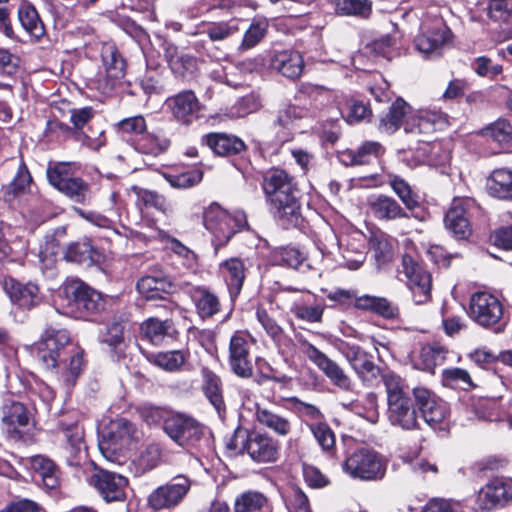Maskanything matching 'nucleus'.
I'll list each match as a JSON object with an SVG mask.
<instances>
[{"label": "nucleus", "instance_id": "f257e3e1", "mask_svg": "<svg viewBox=\"0 0 512 512\" xmlns=\"http://www.w3.org/2000/svg\"><path fill=\"white\" fill-rule=\"evenodd\" d=\"M69 344V332L53 327H48L37 343L38 357L46 368H60L57 380L66 392L75 385L84 366L83 352L78 349L68 351Z\"/></svg>", "mask_w": 512, "mask_h": 512}, {"label": "nucleus", "instance_id": "f03ea898", "mask_svg": "<svg viewBox=\"0 0 512 512\" xmlns=\"http://www.w3.org/2000/svg\"><path fill=\"white\" fill-rule=\"evenodd\" d=\"M262 187L271 212L282 226H297L301 214L293 178L282 169H270L263 177Z\"/></svg>", "mask_w": 512, "mask_h": 512}, {"label": "nucleus", "instance_id": "7ed1b4c3", "mask_svg": "<svg viewBox=\"0 0 512 512\" xmlns=\"http://www.w3.org/2000/svg\"><path fill=\"white\" fill-rule=\"evenodd\" d=\"M343 469L351 477L366 481L381 479L385 474L382 457L367 448L354 451L344 462Z\"/></svg>", "mask_w": 512, "mask_h": 512}, {"label": "nucleus", "instance_id": "20e7f679", "mask_svg": "<svg viewBox=\"0 0 512 512\" xmlns=\"http://www.w3.org/2000/svg\"><path fill=\"white\" fill-rule=\"evenodd\" d=\"M205 227L214 235L216 247L225 245L245 222L244 215L232 217L218 204H211L203 215Z\"/></svg>", "mask_w": 512, "mask_h": 512}, {"label": "nucleus", "instance_id": "39448f33", "mask_svg": "<svg viewBox=\"0 0 512 512\" xmlns=\"http://www.w3.org/2000/svg\"><path fill=\"white\" fill-rule=\"evenodd\" d=\"M164 432L179 446L190 447L202 439L204 427L187 414L172 412L165 419Z\"/></svg>", "mask_w": 512, "mask_h": 512}, {"label": "nucleus", "instance_id": "423d86ee", "mask_svg": "<svg viewBox=\"0 0 512 512\" xmlns=\"http://www.w3.org/2000/svg\"><path fill=\"white\" fill-rule=\"evenodd\" d=\"M190 488L191 480L185 475H177L149 494L148 506L154 511L172 509L184 500Z\"/></svg>", "mask_w": 512, "mask_h": 512}, {"label": "nucleus", "instance_id": "0eeeda50", "mask_svg": "<svg viewBox=\"0 0 512 512\" xmlns=\"http://www.w3.org/2000/svg\"><path fill=\"white\" fill-rule=\"evenodd\" d=\"M398 274L400 280L405 281L416 304H423L430 298L431 276L412 256L403 255Z\"/></svg>", "mask_w": 512, "mask_h": 512}, {"label": "nucleus", "instance_id": "6e6552de", "mask_svg": "<svg viewBox=\"0 0 512 512\" xmlns=\"http://www.w3.org/2000/svg\"><path fill=\"white\" fill-rule=\"evenodd\" d=\"M66 290L71 294L73 304L80 317L92 320L105 310L104 296L84 282L73 281Z\"/></svg>", "mask_w": 512, "mask_h": 512}, {"label": "nucleus", "instance_id": "1a4fd4ad", "mask_svg": "<svg viewBox=\"0 0 512 512\" xmlns=\"http://www.w3.org/2000/svg\"><path fill=\"white\" fill-rule=\"evenodd\" d=\"M470 317L482 327L497 325L503 317L499 299L488 292H475L469 302Z\"/></svg>", "mask_w": 512, "mask_h": 512}, {"label": "nucleus", "instance_id": "9d476101", "mask_svg": "<svg viewBox=\"0 0 512 512\" xmlns=\"http://www.w3.org/2000/svg\"><path fill=\"white\" fill-rule=\"evenodd\" d=\"M300 343L308 359L327 376L333 385L344 391L353 390V381L335 361L327 357L308 341L300 339Z\"/></svg>", "mask_w": 512, "mask_h": 512}, {"label": "nucleus", "instance_id": "9b49d317", "mask_svg": "<svg viewBox=\"0 0 512 512\" xmlns=\"http://www.w3.org/2000/svg\"><path fill=\"white\" fill-rule=\"evenodd\" d=\"M106 502H121L126 499L128 479L118 473L95 468L88 480Z\"/></svg>", "mask_w": 512, "mask_h": 512}, {"label": "nucleus", "instance_id": "f8f14e48", "mask_svg": "<svg viewBox=\"0 0 512 512\" xmlns=\"http://www.w3.org/2000/svg\"><path fill=\"white\" fill-rule=\"evenodd\" d=\"M344 357L367 386H373L379 379L381 371L374 363L373 356L358 345H343L341 349Z\"/></svg>", "mask_w": 512, "mask_h": 512}, {"label": "nucleus", "instance_id": "ddd939ff", "mask_svg": "<svg viewBox=\"0 0 512 512\" xmlns=\"http://www.w3.org/2000/svg\"><path fill=\"white\" fill-rule=\"evenodd\" d=\"M413 395L424 421L430 427L437 428L446 421L449 408L445 401L423 387L414 388Z\"/></svg>", "mask_w": 512, "mask_h": 512}, {"label": "nucleus", "instance_id": "4468645a", "mask_svg": "<svg viewBox=\"0 0 512 512\" xmlns=\"http://www.w3.org/2000/svg\"><path fill=\"white\" fill-rule=\"evenodd\" d=\"M241 452H246L250 458L258 463H270L279 456V444L273 437L260 432L247 433L241 442Z\"/></svg>", "mask_w": 512, "mask_h": 512}, {"label": "nucleus", "instance_id": "2eb2a0df", "mask_svg": "<svg viewBox=\"0 0 512 512\" xmlns=\"http://www.w3.org/2000/svg\"><path fill=\"white\" fill-rule=\"evenodd\" d=\"M251 341L248 333L235 332L229 343V364L231 370L239 377L249 378L253 373L250 360Z\"/></svg>", "mask_w": 512, "mask_h": 512}, {"label": "nucleus", "instance_id": "dca6fc26", "mask_svg": "<svg viewBox=\"0 0 512 512\" xmlns=\"http://www.w3.org/2000/svg\"><path fill=\"white\" fill-rule=\"evenodd\" d=\"M64 444L61 448V457L71 467H79L87 460L88 451L84 440V429L75 423L62 429Z\"/></svg>", "mask_w": 512, "mask_h": 512}, {"label": "nucleus", "instance_id": "f3484780", "mask_svg": "<svg viewBox=\"0 0 512 512\" xmlns=\"http://www.w3.org/2000/svg\"><path fill=\"white\" fill-rule=\"evenodd\" d=\"M2 428L7 437L19 440L30 421V412L21 402L6 399L1 408Z\"/></svg>", "mask_w": 512, "mask_h": 512}, {"label": "nucleus", "instance_id": "a211bd4d", "mask_svg": "<svg viewBox=\"0 0 512 512\" xmlns=\"http://www.w3.org/2000/svg\"><path fill=\"white\" fill-rule=\"evenodd\" d=\"M474 206L470 198H455L447 211L444 223L445 227L457 239H466L471 234L469 223V210Z\"/></svg>", "mask_w": 512, "mask_h": 512}, {"label": "nucleus", "instance_id": "6ab92c4d", "mask_svg": "<svg viewBox=\"0 0 512 512\" xmlns=\"http://www.w3.org/2000/svg\"><path fill=\"white\" fill-rule=\"evenodd\" d=\"M449 41V30L441 20L436 19L433 28L422 26V32L415 38L416 49L424 56H438Z\"/></svg>", "mask_w": 512, "mask_h": 512}, {"label": "nucleus", "instance_id": "aec40b11", "mask_svg": "<svg viewBox=\"0 0 512 512\" xmlns=\"http://www.w3.org/2000/svg\"><path fill=\"white\" fill-rule=\"evenodd\" d=\"M448 125V117L439 110H419L412 112L404 123L406 133L430 134L443 130Z\"/></svg>", "mask_w": 512, "mask_h": 512}, {"label": "nucleus", "instance_id": "412c9836", "mask_svg": "<svg viewBox=\"0 0 512 512\" xmlns=\"http://www.w3.org/2000/svg\"><path fill=\"white\" fill-rule=\"evenodd\" d=\"M512 495L506 483L501 479H493L479 491L476 504L483 511H492L503 507L511 499Z\"/></svg>", "mask_w": 512, "mask_h": 512}, {"label": "nucleus", "instance_id": "4be33fe9", "mask_svg": "<svg viewBox=\"0 0 512 512\" xmlns=\"http://www.w3.org/2000/svg\"><path fill=\"white\" fill-rule=\"evenodd\" d=\"M173 117L180 123L189 125L198 118L200 102L194 92L182 91L166 101Z\"/></svg>", "mask_w": 512, "mask_h": 512}, {"label": "nucleus", "instance_id": "5701e85b", "mask_svg": "<svg viewBox=\"0 0 512 512\" xmlns=\"http://www.w3.org/2000/svg\"><path fill=\"white\" fill-rule=\"evenodd\" d=\"M388 404V420L393 426L404 430H414L419 428L417 411L409 396Z\"/></svg>", "mask_w": 512, "mask_h": 512}, {"label": "nucleus", "instance_id": "b1692460", "mask_svg": "<svg viewBox=\"0 0 512 512\" xmlns=\"http://www.w3.org/2000/svg\"><path fill=\"white\" fill-rule=\"evenodd\" d=\"M11 302L21 309L30 310L41 302L39 287L34 283H20L14 279L5 282Z\"/></svg>", "mask_w": 512, "mask_h": 512}, {"label": "nucleus", "instance_id": "393cba45", "mask_svg": "<svg viewBox=\"0 0 512 512\" xmlns=\"http://www.w3.org/2000/svg\"><path fill=\"white\" fill-rule=\"evenodd\" d=\"M367 206L371 214L378 220L392 221L408 218V214L392 197L385 194H374L367 198Z\"/></svg>", "mask_w": 512, "mask_h": 512}, {"label": "nucleus", "instance_id": "a878e982", "mask_svg": "<svg viewBox=\"0 0 512 512\" xmlns=\"http://www.w3.org/2000/svg\"><path fill=\"white\" fill-rule=\"evenodd\" d=\"M271 67L289 79H297L304 69L302 55L293 50L275 51L270 61Z\"/></svg>", "mask_w": 512, "mask_h": 512}, {"label": "nucleus", "instance_id": "bb28decb", "mask_svg": "<svg viewBox=\"0 0 512 512\" xmlns=\"http://www.w3.org/2000/svg\"><path fill=\"white\" fill-rule=\"evenodd\" d=\"M257 422L280 437H286L292 431V423L288 417L279 414L275 409L255 403Z\"/></svg>", "mask_w": 512, "mask_h": 512}, {"label": "nucleus", "instance_id": "cd10ccee", "mask_svg": "<svg viewBox=\"0 0 512 512\" xmlns=\"http://www.w3.org/2000/svg\"><path fill=\"white\" fill-rule=\"evenodd\" d=\"M141 332L154 345H161L166 339H173L178 333L172 319L160 320L156 317L146 319L141 324Z\"/></svg>", "mask_w": 512, "mask_h": 512}, {"label": "nucleus", "instance_id": "c85d7f7f", "mask_svg": "<svg viewBox=\"0 0 512 512\" xmlns=\"http://www.w3.org/2000/svg\"><path fill=\"white\" fill-rule=\"evenodd\" d=\"M202 143L220 156L239 154L245 149V144L240 138L223 133L207 134L202 137Z\"/></svg>", "mask_w": 512, "mask_h": 512}, {"label": "nucleus", "instance_id": "c756f323", "mask_svg": "<svg viewBox=\"0 0 512 512\" xmlns=\"http://www.w3.org/2000/svg\"><path fill=\"white\" fill-rule=\"evenodd\" d=\"M64 257L69 262H75L85 267H91L100 262L101 254L95 249L88 239L71 242Z\"/></svg>", "mask_w": 512, "mask_h": 512}, {"label": "nucleus", "instance_id": "7c9ffc66", "mask_svg": "<svg viewBox=\"0 0 512 512\" xmlns=\"http://www.w3.org/2000/svg\"><path fill=\"white\" fill-rule=\"evenodd\" d=\"M172 288L171 281L162 274L146 275L137 282L138 292L147 300H165L164 294H169Z\"/></svg>", "mask_w": 512, "mask_h": 512}, {"label": "nucleus", "instance_id": "2f4dec72", "mask_svg": "<svg viewBox=\"0 0 512 512\" xmlns=\"http://www.w3.org/2000/svg\"><path fill=\"white\" fill-rule=\"evenodd\" d=\"M412 112L411 107L403 99H397L391 104L387 113L381 117L379 130L386 134L394 133L400 126L404 127L406 119Z\"/></svg>", "mask_w": 512, "mask_h": 512}, {"label": "nucleus", "instance_id": "473e14b6", "mask_svg": "<svg viewBox=\"0 0 512 512\" xmlns=\"http://www.w3.org/2000/svg\"><path fill=\"white\" fill-rule=\"evenodd\" d=\"M221 272L232 299L236 298L243 287L245 265L240 258H231L221 264Z\"/></svg>", "mask_w": 512, "mask_h": 512}, {"label": "nucleus", "instance_id": "72a5a7b5", "mask_svg": "<svg viewBox=\"0 0 512 512\" xmlns=\"http://www.w3.org/2000/svg\"><path fill=\"white\" fill-rule=\"evenodd\" d=\"M486 188L491 196L512 201V170L506 168L493 170L487 179Z\"/></svg>", "mask_w": 512, "mask_h": 512}, {"label": "nucleus", "instance_id": "f704fd0d", "mask_svg": "<svg viewBox=\"0 0 512 512\" xmlns=\"http://www.w3.org/2000/svg\"><path fill=\"white\" fill-rule=\"evenodd\" d=\"M30 463L46 488L55 489L59 486L60 470L53 460L43 455H36L31 458Z\"/></svg>", "mask_w": 512, "mask_h": 512}, {"label": "nucleus", "instance_id": "c9c22d12", "mask_svg": "<svg viewBox=\"0 0 512 512\" xmlns=\"http://www.w3.org/2000/svg\"><path fill=\"white\" fill-rule=\"evenodd\" d=\"M196 312L200 318L206 319L219 313L221 304L218 296L205 287H197L192 294Z\"/></svg>", "mask_w": 512, "mask_h": 512}, {"label": "nucleus", "instance_id": "e433bc0d", "mask_svg": "<svg viewBox=\"0 0 512 512\" xmlns=\"http://www.w3.org/2000/svg\"><path fill=\"white\" fill-rule=\"evenodd\" d=\"M102 61L107 78L113 81L112 85L125 76L126 62L114 45L106 44L103 46Z\"/></svg>", "mask_w": 512, "mask_h": 512}, {"label": "nucleus", "instance_id": "4c0bfd02", "mask_svg": "<svg viewBox=\"0 0 512 512\" xmlns=\"http://www.w3.org/2000/svg\"><path fill=\"white\" fill-rule=\"evenodd\" d=\"M77 166L73 162H49L46 169V176L49 184L57 189H61L73 178Z\"/></svg>", "mask_w": 512, "mask_h": 512}, {"label": "nucleus", "instance_id": "58836bf2", "mask_svg": "<svg viewBox=\"0 0 512 512\" xmlns=\"http://www.w3.org/2000/svg\"><path fill=\"white\" fill-rule=\"evenodd\" d=\"M18 18L22 27L32 36L40 38L44 34V26L35 7L23 1L18 9Z\"/></svg>", "mask_w": 512, "mask_h": 512}, {"label": "nucleus", "instance_id": "ea45409f", "mask_svg": "<svg viewBox=\"0 0 512 512\" xmlns=\"http://www.w3.org/2000/svg\"><path fill=\"white\" fill-rule=\"evenodd\" d=\"M203 392L218 414L225 410V403L222 396L221 380L211 371L203 372Z\"/></svg>", "mask_w": 512, "mask_h": 512}, {"label": "nucleus", "instance_id": "a19ab883", "mask_svg": "<svg viewBox=\"0 0 512 512\" xmlns=\"http://www.w3.org/2000/svg\"><path fill=\"white\" fill-rule=\"evenodd\" d=\"M71 201L83 205H90L93 200L91 186L80 177H73L60 191Z\"/></svg>", "mask_w": 512, "mask_h": 512}, {"label": "nucleus", "instance_id": "79ce46f5", "mask_svg": "<svg viewBox=\"0 0 512 512\" xmlns=\"http://www.w3.org/2000/svg\"><path fill=\"white\" fill-rule=\"evenodd\" d=\"M32 185V176L26 166L21 161L15 176L12 181L5 188V197L14 198L30 191Z\"/></svg>", "mask_w": 512, "mask_h": 512}, {"label": "nucleus", "instance_id": "37998d69", "mask_svg": "<svg viewBox=\"0 0 512 512\" xmlns=\"http://www.w3.org/2000/svg\"><path fill=\"white\" fill-rule=\"evenodd\" d=\"M394 240L384 233L373 234L370 238V248L378 266L392 260Z\"/></svg>", "mask_w": 512, "mask_h": 512}, {"label": "nucleus", "instance_id": "c03bdc74", "mask_svg": "<svg viewBox=\"0 0 512 512\" xmlns=\"http://www.w3.org/2000/svg\"><path fill=\"white\" fill-rule=\"evenodd\" d=\"M386 177L390 187L407 209L412 210L418 206L417 195L412 191L410 185L403 178L394 173H387Z\"/></svg>", "mask_w": 512, "mask_h": 512}, {"label": "nucleus", "instance_id": "a18cd8bd", "mask_svg": "<svg viewBox=\"0 0 512 512\" xmlns=\"http://www.w3.org/2000/svg\"><path fill=\"white\" fill-rule=\"evenodd\" d=\"M481 133L503 148L509 147L512 141V126L505 119L496 120L482 129Z\"/></svg>", "mask_w": 512, "mask_h": 512}, {"label": "nucleus", "instance_id": "49530a36", "mask_svg": "<svg viewBox=\"0 0 512 512\" xmlns=\"http://www.w3.org/2000/svg\"><path fill=\"white\" fill-rule=\"evenodd\" d=\"M387 393V403L409 396L408 386L399 375L388 371L380 374Z\"/></svg>", "mask_w": 512, "mask_h": 512}, {"label": "nucleus", "instance_id": "de8ad7c7", "mask_svg": "<svg viewBox=\"0 0 512 512\" xmlns=\"http://www.w3.org/2000/svg\"><path fill=\"white\" fill-rule=\"evenodd\" d=\"M134 191L136 192L138 206L154 208L164 214L172 211L171 204L165 199L164 196L158 194L157 192L142 188H134Z\"/></svg>", "mask_w": 512, "mask_h": 512}, {"label": "nucleus", "instance_id": "09e8293b", "mask_svg": "<svg viewBox=\"0 0 512 512\" xmlns=\"http://www.w3.org/2000/svg\"><path fill=\"white\" fill-rule=\"evenodd\" d=\"M447 351L437 345H426L422 347L419 354V366L422 370L433 372L435 367L443 364Z\"/></svg>", "mask_w": 512, "mask_h": 512}, {"label": "nucleus", "instance_id": "8fccbe9b", "mask_svg": "<svg viewBox=\"0 0 512 512\" xmlns=\"http://www.w3.org/2000/svg\"><path fill=\"white\" fill-rule=\"evenodd\" d=\"M188 354L182 350L158 352L151 356V361L166 371L178 370L187 360Z\"/></svg>", "mask_w": 512, "mask_h": 512}, {"label": "nucleus", "instance_id": "3c124183", "mask_svg": "<svg viewBox=\"0 0 512 512\" xmlns=\"http://www.w3.org/2000/svg\"><path fill=\"white\" fill-rule=\"evenodd\" d=\"M267 503L264 494L257 491H247L236 497L234 512H255L262 509Z\"/></svg>", "mask_w": 512, "mask_h": 512}, {"label": "nucleus", "instance_id": "603ef678", "mask_svg": "<svg viewBox=\"0 0 512 512\" xmlns=\"http://www.w3.org/2000/svg\"><path fill=\"white\" fill-rule=\"evenodd\" d=\"M308 301L293 302L290 312L297 318L309 323H317L322 320L324 306L320 304L307 305Z\"/></svg>", "mask_w": 512, "mask_h": 512}, {"label": "nucleus", "instance_id": "864d4df0", "mask_svg": "<svg viewBox=\"0 0 512 512\" xmlns=\"http://www.w3.org/2000/svg\"><path fill=\"white\" fill-rule=\"evenodd\" d=\"M239 31V21L232 19L230 21L213 22L206 26L204 33L213 42L222 41Z\"/></svg>", "mask_w": 512, "mask_h": 512}, {"label": "nucleus", "instance_id": "5fc2aeb1", "mask_svg": "<svg viewBox=\"0 0 512 512\" xmlns=\"http://www.w3.org/2000/svg\"><path fill=\"white\" fill-rule=\"evenodd\" d=\"M304 255L293 247H280L273 251L272 260L276 265L297 269L304 261Z\"/></svg>", "mask_w": 512, "mask_h": 512}, {"label": "nucleus", "instance_id": "6e6d98bb", "mask_svg": "<svg viewBox=\"0 0 512 512\" xmlns=\"http://www.w3.org/2000/svg\"><path fill=\"white\" fill-rule=\"evenodd\" d=\"M442 382L450 388L468 389L472 386L469 373L461 368L445 369L442 372Z\"/></svg>", "mask_w": 512, "mask_h": 512}, {"label": "nucleus", "instance_id": "4d7b16f0", "mask_svg": "<svg viewBox=\"0 0 512 512\" xmlns=\"http://www.w3.org/2000/svg\"><path fill=\"white\" fill-rule=\"evenodd\" d=\"M256 318L275 343L282 341L284 338V330L264 308H257Z\"/></svg>", "mask_w": 512, "mask_h": 512}, {"label": "nucleus", "instance_id": "13d9d810", "mask_svg": "<svg viewBox=\"0 0 512 512\" xmlns=\"http://www.w3.org/2000/svg\"><path fill=\"white\" fill-rule=\"evenodd\" d=\"M309 429L323 450L330 451L334 447L335 435L328 424L322 421L311 423Z\"/></svg>", "mask_w": 512, "mask_h": 512}, {"label": "nucleus", "instance_id": "bf43d9fd", "mask_svg": "<svg viewBox=\"0 0 512 512\" xmlns=\"http://www.w3.org/2000/svg\"><path fill=\"white\" fill-rule=\"evenodd\" d=\"M336 10L343 15L366 17L371 11V4L367 0H338Z\"/></svg>", "mask_w": 512, "mask_h": 512}, {"label": "nucleus", "instance_id": "052dcab7", "mask_svg": "<svg viewBox=\"0 0 512 512\" xmlns=\"http://www.w3.org/2000/svg\"><path fill=\"white\" fill-rule=\"evenodd\" d=\"M385 153V148L377 141L364 142L355 152L354 161L360 165L367 164L372 158H378Z\"/></svg>", "mask_w": 512, "mask_h": 512}, {"label": "nucleus", "instance_id": "680f3d73", "mask_svg": "<svg viewBox=\"0 0 512 512\" xmlns=\"http://www.w3.org/2000/svg\"><path fill=\"white\" fill-rule=\"evenodd\" d=\"M267 27L268 25L265 21L253 22L245 32L239 48L241 50H247L257 45L264 38Z\"/></svg>", "mask_w": 512, "mask_h": 512}, {"label": "nucleus", "instance_id": "e2e57ef3", "mask_svg": "<svg viewBox=\"0 0 512 512\" xmlns=\"http://www.w3.org/2000/svg\"><path fill=\"white\" fill-rule=\"evenodd\" d=\"M285 503L289 512H312L308 497L298 487H291Z\"/></svg>", "mask_w": 512, "mask_h": 512}, {"label": "nucleus", "instance_id": "0e129e2a", "mask_svg": "<svg viewBox=\"0 0 512 512\" xmlns=\"http://www.w3.org/2000/svg\"><path fill=\"white\" fill-rule=\"evenodd\" d=\"M316 245L322 255H332L339 248L335 231L325 226L318 234Z\"/></svg>", "mask_w": 512, "mask_h": 512}, {"label": "nucleus", "instance_id": "69168bd1", "mask_svg": "<svg viewBox=\"0 0 512 512\" xmlns=\"http://www.w3.org/2000/svg\"><path fill=\"white\" fill-rule=\"evenodd\" d=\"M306 109L296 105H285L279 109L275 123L284 129H289L294 120L305 116Z\"/></svg>", "mask_w": 512, "mask_h": 512}, {"label": "nucleus", "instance_id": "338daca9", "mask_svg": "<svg viewBox=\"0 0 512 512\" xmlns=\"http://www.w3.org/2000/svg\"><path fill=\"white\" fill-rule=\"evenodd\" d=\"M488 15L494 21L508 22L512 16V0H491Z\"/></svg>", "mask_w": 512, "mask_h": 512}, {"label": "nucleus", "instance_id": "774afa93", "mask_svg": "<svg viewBox=\"0 0 512 512\" xmlns=\"http://www.w3.org/2000/svg\"><path fill=\"white\" fill-rule=\"evenodd\" d=\"M169 144L170 141L164 137H159L155 134H146L143 136L140 146L143 153L157 156L164 152Z\"/></svg>", "mask_w": 512, "mask_h": 512}]
</instances>
